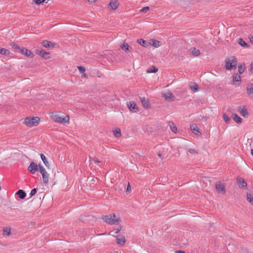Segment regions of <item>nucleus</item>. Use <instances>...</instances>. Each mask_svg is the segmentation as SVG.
<instances>
[{
  "instance_id": "obj_5",
  "label": "nucleus",
  "mask_w": 253,
  "mask_h": 253,
  "mask_svg": "<svg viewBox=\"0 0 253 253\" xmlns=\"http://www.w3.org/2000/svg\"><path fill=\"white\" fill-rule=\"evenodd\" d=\"M39 171L42 175L43 182L44 184H47L49 181V174H47L45 169L41 166H39Z\"/></svg>"
},
{
  "instance_id": "obj_32",
  "label": "nucleus",
  "mask_w": 253,
  "mask_h": 253,
  "mask_svg": "<svg viewBox=\"0 0 253 253\" xmlns=\"http://www.w3.org/2000/svg\"><path fill=\"white\" fill-rule=\"evenodd\" d=\"M247 201L250 203L252 205H253V195L249 193L247 194Z\"/></svg>"
},
{
  "instance_id": "obj_4",
  "label": "nucleus",
  "mask_w": 253,
  "mask_h": 253,
  "mask_svg": "<svg viewBox=\"0 0 253 253\" xmlns=\"http://www.w3.org/2000/svg\"><path fill=\"white\" fill-rule=\"evenodd\" d=\"M39 121L40 118L39 117H27L25 118L24 123L28 126L32 127L38 126Z\"/></svg>"
},
{
  "instance_id": "obj_54",
  "label": "nucleus",
  "mask_w": 253,
  "mask_h": 253,
  "mask_svg": "<svg viewBox=\"0 0 253 253\" xmlns=\"http://www.w3.org/2000/svg\"><path fill=\"white\" fill-rule=\"evenodd\" d=\"M202 120H206V117H203L202 118Z\"/></svg>"
},
{
  "instance_id": "obj_40",
  "label": "nucleus",
  "mask_w": 253,
  "mask_h": 253,
  "mask_svg": "<svg viewBox=\"0 0 253 253\" xmlns=\"http://www.w3.org/2000/svg\"><path fill=\"white\" fill-rule=\"evenodd\" d=\"M78 69L81 73H83L85 71V68L83 66H78Z\"/></svg>"
},
{
  "instance_id": "obj_7",
  "label": "nucleus",
  "mask_w": 253,
  "mask_h": 253,
  "mask_svg": "<svg viewBox=\"0 0 253 253\" xmlns=\"http://www.w3.org/2000/svg\"><path fill=\"white\" fill-rule=\"evenodd\" d=\"M36 53L39 55L41 57L44 58L45 59L50 58V53L46 52L44 50L36 49Z\"/></svg>"
},
{
  "instance_id": "obj_43",
  "label": "nucleus",
  "mask_w": 253,
  "mask_h": 253,
  "mask_svg": "<svg viewBox=\"0 0 253 253\" xmlns=\"http://www.w3.org/2000/svg\"><path fill=\"white\" fill-rule=\"evenodd\" d=\"M121 229H122V227L120 226L119 228L114 229L113 230H112L111 231V232H114L115 233L117 234L119 232H120V231L121 230Z\"/></svg>"
},
{
  "instance_id": "obj_26",
  "label": "nucleus",
  "mask_w": 253,
  "mask_h": 253,
  "mask_svg": "<svg viewBox=\"0 0 253 253\" xmlns=\"http://www.w3.org/2000/svg\"><path fill=\"white\" fill-rule=\"evenodd\" d=\"M121 48L125 51H129V50L132 49V47L130 46L127 43L125 42H124L123 45H121Z\"/></svg>"
},
{
  "instance_id": "obj_42",
  "label": "nucleus",
  "mask_w": 253,
  "mask_h": 253,
  "mask_svg": "<svg viewBox=\"0 0 253 253\" xmlns=\"http://www.w3.org/2000/svg\"><path fill=\"white\" fill-rule=\"evenodd\" d=\"M37 191V189H36V188H34V189H33L31 190V192H30V197H32V196H33L34 195H35L36 194V193Z\"/></svg>"
},
{
  "instance_id": "obj_52",
  "label": "nucleus",
  "mask_w": 253,
  "mask_h": 253,
  "mask_svg": "<svg viewBox=\"0 0 253 253\" xmlns=\"http://www.w3.org/2000/svg\"><path fill=\"white\" fill-rule=\"evenodd\" d=\"M251 154L253 155V149H252L251 150Z\"/></svg>"
},
{
  "instance_id": "obj_11",
  "label": "nucleus",
  "mask_w": 253,
  "mask_h": 253,
  "mask_svg": "<svg viewBox=\"0 0 253 253\" xmlns=\"http://www.w3.org/2000/svg\"><path fill=\"white\" fill-rule=\"evenodd\" d=\"M237 183L240 188L247 189V184L244 178L242 177H237Z\"/></svg>"
},
{
  "instance_id": "obj_6",
  "label": "nucleus",
  "mask_w": 253,
  "mask_h": 253,
  "mask_svg": "<svg viewBox=\"0 0 253 253\" xmlns=\"http://www.w3.org/2000/svg\"><path fill=\"white\" fill-rule=\"evenodd\" d=\"M39 166L40 165H38L36 163L32 162L29 166L28 170L31 173L34 174L36 171L39 170Z\"/></svg>"
},
{
  "instance_id": "obj_13",
  "label": "nucleus",
  "mask_w": 253,
  "mask_h": 253,
  "mask_svg": "<svg viewBox=\"0 0 253 253\" xmlns=\"http://www.w3.org/2000/svg\"><path fill=\"white\" fill-rule=\"evenodd\" d=\"M119 5V3L117 0H111L109 4V6L111 7L112 10H116Z\"/></svg>"
},
{
  "instance_id": "obj_1",
  "label": "nucleus",
  "mask_w": 253,
  "mask_h": 253,
  "mask_svg": "<svg viewBox=\"0 0 253 253\" xmlns=\"http://www.w3.org/2000/svg\"><path fill=\"white\" fill-rule=\"evenodd\" d=\"M102 219L107 223L110 225L118 224L121 222L119 217H117L115 213L103 216Z\"/></svg>"
},
{
  "instance_id": "obj_45",
  "label": "nucleus",
  "mask_w": 253,
  "mask_h": 253,
  "mask_svg": "<svg viewBox=\"0 0 253 253\" xmlns=\"http://www.w3.org/2000/svg\"><path fill=\"white\" fill-rule=\"evenodd\" d=\"M129 190H130V185L129 183H128L127 185L126 192H127V191H128Z\"/></svg>"
},
{
  "instance_id": "obj_19",
  "label": "nucleus",
  "mask_w": 253,
  "mask_h": 253,
  "mask_svg": "<svg viewBox=\"0 0 253 253\" xmlns=\"http://www.w3.org/2000/svg\"><path fill=\"white\" fill-rule=\"evenodd\" d=\"M190 128L193 132L195 135H198L200 133L199 129L197 126L195 125H192L190 126Z\"/></svg>"
},
{
  "instance_id": "obj_47",
  "label": "nucleus",
  "mask_w": 253,
  "mask_h": 253,
  "mask_svg": "<svg viewBox=\"0 0 253 253\" xmlns=\"http://www.w3.org/2000/svg\"><path fill=\"white\" fill-rule=\"evenodd\" d=\"M251 71H253V61L251 64Z\"/></svg>"
},
{
  "instance_id": "obj_49",
  "label": "nucleus",
  "mask_w": 253,
  "mask_h": 253,
  "mask_svg": "<svg viewBox=\"0 0 253 253\" xmlns=\"http://www.w3.org/2000/svg\"><path fill=\"white\" fill-rule=\"evenodd\" d=\"M90 3L95 2L97 0H87Z\"/></svg>"
},
{
  "instance_id": "obj_50",
  "label": "nucleus",
  "mask_w": 253,
  "mask_h": 253,
  "mask_svg": "<svg viewBox=\"0 0 253 253\" xmlns=\"http://www.w3.org/2000/svg\"><path fill=\"white\" fill-rule=\"evenodd\" d=\"M251 42L253 43V36L250 38V39Z\"/></svg>"
},
{
  "instance_id": "obj_16",
  "label": "nucleus",
  "mask_w": 253,
  "mask_h": 253,
  "mask_svg": "<svg viewBox=\"0 0 253 253\" xmlns=\"http://www.w3.org/2000/svg\"><path fill=\"white\" fill-rule=\"evenodd\" d=\"M233 120L238 125L242 124L243 120L236 114H234L232 116Z\"/></svg>"
},
{
  "instance_id": "obj_24",
  "label": "nucleus",
  "mask_w": 253,
  "mask_h": 253,
  "mask_svg": "<svg viewBox=\"0 0 253 253\" xmlns=\"http://www.w3.org/2000/svg\"><path fill=\"white\" fill-rule=\"evenodd\" d=\"M247 91L248 95L253 97V84H252L250 86L247 87Z\"/></svg>"
},
{
  "instance_id": "obj_18",
  "label": "nucleus",
  "mask_w": 253,
  "mask_h": 253,
  "mask_svg": "<svg viewBox=\"0 0 253 253\" xmlns=\"http://www.w3.org/2000/svg\"><path fill=\"white\" fill-rule=\"evenodd\" d=\"M190 50L191 53L195 56H198L201 54L200 50L195 47L191 48Z\"/></svg>"
},
{
  "instance_id": "obj_21",
  "label": "nucleus",
  "mask_w": 253,
  "mask_h": 253,
  "mask_svg": "<svg viewBox=\"0 0 253 253\" xmlns=\"http://www.w3.org/2000/svg\"><path fill=\"white\" fill-rule=\"evenodd\" d=\"M17 195L19 196V197L21 199H23L25 198L26 197V193L24 191H23V190L22 189H20L16 193Z\"/></svg>"
},
{
  "instance_id": "obj_2",
  "label": "nucleus",
  "mask_w": 253,
  "mask_h": 253,
  "mask_svg": "<svg viewBox=\"0 0 253 253\" xmlns=\"http://www.w3.org/2000/svg\"><path fill=\"white\" fill-rule=\"evenodd\" d=\"M225 68L227 70H231L232 69H236L237 67L238 61L236 58L232 56L230 58H226L225 60Z\"/></svg>"
},
{
  "instance_id": "obj_33",
  "label": "nucleus",
  "mask_w": 253,
  "mask_h": 253,
  "mask_svg": "<svg viewBox=\"0 0 253 253\" xmlns=\"http://www.w3.org/2000/svg\"><path fill=\"white\" fill-rule=\"evenodd\" d=\"M152 44L153 46L156 47H158L160 46V42L158 41L152 40L151 42L150 43V45Z\"/></svg>"
},
{
  "instance_id": "obj_3",
  "label": "nucleus",
  "mask_w": 253,
  "mask_h": 253,
  "mask_svg": "<svg viewBox=\"0 0 253 253\" xmlns=\"http://www.w3.org/2000/svg\"><path fill=\"white\" fill-rule=\"evenodd\" d=\"M50 117L53 121L58 123L65 124L69 122V117L68 116L61 117L56 113H52Z\"/></svg>"
},
{
  "instance_id": "obj_29",
  "label": "nucleus",
  "mask_w": 253,
  "mask_h": 253,
  "mask_svg": "<svg viewBox=\"0 0 253 253\" xmlns=\"http://www.w3.org/2000/svg\"><path fill=\"white\" fill-rule=\"evenodd\" d=\"M245 65L244 64H240L238 65V72L239 74H243L245 70Z\"/></svg>"
},
{
  "instance_id": "obj_30",
  "label": "nucleus",
  "mask_w": 253,
  "mask_h": 253,
  "mask_svg": "<svg viewBox=\"0 0 253 253\" xmlns=\"http://www.w3.org/2000/svg\"><path fill=\"white\" fill-rule=\"evenodd\" d=\"M164 97L166 100H170L172 98L174 97V96L171 92L169 91L165 94Z\"/></svg>"
},
{
  "instance_id": "obj_17",
  "label": "nucleus",
  "mask_w": 253,
  "mask_h": 253,
  "mask_svg": "<svg viewBox=\"0 0 253 253\" xmlns=\"http://www.w3.org/2000/svg\"><path fill=\"white\" fill-rule=\"evenodd\" d=\"M137 42L142 46L144 47H148L150 46V43L148 42L147 41L144 40L143 39H138L137 40Z\"/></svg>"
},
{
  "instance_id": "obj_10",
  "label": "nucleus",
  "mask_w": 253,
  "mask_h": 253,
  "mask_svg": "<svg viewBox=\"0 0 253 253\" xmlns=\"http://www.w3.org/2000/svg\"><path fill=\"white\" fill-rule=\"evenodd\" d=\"M238 110L240 114L244 118H247L249 116V114L247 109L244 106H238Z\"/></svg>"
},
{
  "instance_id": "obj_39",
  "label": "nucleus",
  "mask_w": 253,
  "mask_h": 253,
  "mask_svg": "<svg viewBox=\"0 0 253 253\" xmlns=\"http://www.w3.org/2000/svg\"><path fill=\"white\" fill-rule=\"evenodd\" d=\"M150 9V8L149 6H146L142 8H141L140 10L141 12L143 13H146L148 11H149Z\"/></svg>"
},
{
  "instance_id": "obj_53",
  "label": "nucleus",
  "mask_w": 253,
  "mask_h": 253,
  "mask_svg": "<svg viewBox=\"0 0 253 253\" xmlns=\"http://www.w3.org/2000/svg\"><path fill=\"white\" fill-rule=\"evenodd\" d=\"M158 156L160 157V158H161L162 157V154L161 153H159L158 154Z\"/></svg>"
},
{
  "instance_id": "obj_8",
  "label": "nucleus",
  "mask_w": 253,
  "mask_h": 253,
  "mask_svg": "<svg viewBox=\"0 0 253 253\" xmlns=\"http://www.w3.org/2000/svg\"><path fill=\"white\" fill-rule=\"evenodd\" d=\"M20 53L30 58H33L34 56V54L30 50L24 47H21Z\"/></svg>"
},
{
  "instance_id": "obj_41",
  "label": "nucleus",
  "mask_w": 253,
  "mask_h": 253,
  "mask_svg": "<svg viewBox=\"0 0 253 253\" xmlns=\"http://www.w3.org/2000/svg\"><path fill=\"white\" fill-rule=\"evenodd\" d=\"M46 0H33V1L34 2L38 5L41 4L42 3L44 2Z\"/></svg>"
},
{
  "instance_id": "obj_20",
  "label": "nucleus",
  "mask_w": 253,
  "mask_h": 253,
  "mask_svg": "<svg viewBox=\"0 0 253 253\" xmlns=\"http://www.w3.org/2000/svg\"><path fill=\"white\" fill-rule=\"evenodd\" d=\"M141 102L143 106L146 108H149L150 107L149 101L144 98H141Z\"/></svg>"
},
{
  "instance_id": "obj_38",
  "label": "nucleus",
  "mask_w": 253,
  "mask_h": 253,
  "mask_svg": "<svg viewBox=\"0 0 253 253\" xmlns=\"http://www.w3.org/2000/svg\"><path fill=\"white\" fill-rule=\"evenodd\" d=\"M170 127L171 130L174 133H176L177 131V129L176 126L173 123H172L170 125Z\"/></svg>"
},
{
  "instance_id": "obj_44",
  "label": "nucleus",
  "mask_w": 253,
  "mask_h": 253,
  "mask_svg": "<svg viewBox=\"0 0 253 253\" xmlns=\"http://www.w3.org/2000/svg\"><path fill=\"white\" fill-rule=\"evenodd\" d=\"M92 161H93V162H95V163H100L101 161H99L98 159L96 158V157H93L92 158Z\"/></svg>"
},
{
  "instance_id": "obj_51",
  "label": "nucleus",
  "mask_w": 253,
  "mask_h": 253,
  "mask_svg": "<svg viewBox=\"0 0 253 253\" xmlns=\"http://www.w3.org/2000/svg\"><path fill=\"white\" fill-rule=\"evenodd\" d=\"M82 77H84V78H86L87 77V75L85 74H84L83 75H82Z\"/></svg>"
},
{
  "instance_id": "obj_48",
  "label": "nucleus",
  "mask_w": 253,
  "mask_h": 253,
  "mask_svg": "<svg viewBox=\"0 0 253 253\" xmlns=\"http://www.w3.org/2000/svg\"><path fill=\"white\" fill-rule=\"evenodd\" d=\"M176 253H186L185 252L181 250L177 251L176 252Z\"/></svg>"
},
{
  "instance_id": "obj_22",
  "label": "nucleus",
  "mask_w": 253,
  "mask_h": 253,
  "mask_svg": "<svg viewBox=\"0 0 253 253\" xmlns=\"http://www.w3.org/2000/svg\"><path fill=\"white\" fill-rule=\"evenodd\" d=\"M0 54L3 55L9 56L10 55V52L7 49L4 48H1L0 49Z\"/></svg>"
},
{
  "instance_id": "obj_37",
  "label": "nucleus",
  "mask_w": 253,
  "mask_h": 253,
  "mask_svg": "<svg viewBox=\"0 0 253 253\" xmlns=\"http://www.w3.org/2000/svg\"><path fill=\"white\" fill-rule=\"evenodd\" d=\"M3 235H6L7 236L11 234V230L10 228H5L3 229Z\"/></svg>"
},
{
  "instance_id": "obj_15",
  "label": "nucleus",
  "mask_w": 253,
  "mask_h": 253,
  "mask_svg": "<svg viewBox=\"0 0 253 253\" xmlns=\"http://www.w3.org/2000/svg\"><path fill=\"white\" fill-rule=\"evenodd\" d=\"M42 44L43 46H44L46 48H50V47H54L55 44L52 43L51 42L44 40L42 42Z\"/></svg>"
},
{
  "instance_id": "obj_46",
  "label": "nucleus",
  "mask_w": 253,
  "mask_h": 253,
  "mask_svg": "<svg viewBox=\"0 0 253 253\" xmlns=\"http://www.w3.org/2000/svg\"><path fill=\"white\" fill-rule=\"evenodd\" d=\"M189 152L191 153H197L196 151L193 149H189Z\"/></svg>"
},
{
  "instance_id": "obj_36",
  "label": "nucleus",
  "mask_w": 253,
  "mask_h": 253,
  "mask_svg": "<svg viewBox=\"0 0 253 253\" xmlns=\"http://www.w3.org/2000/svg\"><path fill=\"white\" fill-rule=\"evenodd\" d=\"M223 118L226 124H229L231 121L230 117L226 114H223Z\"/></svg>"
},
{
  "instance_id": "obj_28",
  "label": "nucleus",
  "mask_w": 253,
  "mask_h": 253,
  "mask_svg": "<svg viewBox=\"0 0 253 253\" xmlns=\"http://www.w3.org/2000/svg\"><path fill=\"white\" fill-rule=\"evenodd\" d=\"M233 81L234 83L235 82H241V77L240 75L237 74H234L233 76Z\"/></svg>"
},
{
  "instance_id": "obj_34",
  "label": "nucleus",
  "mask_w": 253,
  "mask_h": 253,
  "mask_svg": "<svg viewBox=\"0 0 253 253\" xmlns=\"http://www.w3.org/2000/svg\"><path fill=\"white\" fill-rule=\"evenodd\" d=\"M158 69L154 66H152L148 70V73H156L158 71Z\"/></svg>"
},
{
  "instance_id": "obj_31",
  "label": "nucleus",
  "mask_w": 253,
  "mask_h": 253,
  "mask_svg": "<svg viewBox=\"0 0 253 253\" xmlns=\"http://www.w3.org/2000/svg\"><path fill=\"white\" fill-rule=\"evenodd\" d=\"M190 88L191 90L193 91L194 92L198 91L199 89L198 84H196L195 83H193V84L190 86Z\"/></svg>"
},
{
  "instance_id": "obj_12",
  "label": "nucleus",
  "mask_w": 253,
  "mask_h": 253,
  "mask_svg": "<svg viewBox=\"0 0 253 253\" xmlns=\"http://www.w3.org/2000/svg\"><path fill=\"white\" fill-rule=\"evenodd\" d=\"M216 190L218 193H222L224 194L225 193V186L222 183L216 184Z\"/></svg>"
},
{
  "instance_id": "obj_25",
  "label": "nucleus",
  "mask_w": 253,
  "mask_h": 253,
  "mask_svg": "<svg viewBox=\"0 0 253 253\" xmlns=\"http://www.w3.org/2000/svg\"><path fill=\"white\" fill-rule=\"evenodd\" d=\"M10 45L13 49L18 50L19 52H20L21 50V47L14 42L10 43Z\"/></svg>"
},
{
  "instance_id": "obj_35",
  "label": "nucleus",
  "mask_w": 253,
  "mask_h": 253,
  "mask_svg": "<svg viewBox=\"0 0 253 253\" xmlns=\"http://www.w3.org/2000/svg\"><path fill=\"white\" fill-rule=\"evenodd\" d=\"M113 133H114V136L117 138L120 137L121 135V130L120 129H116V130H114Z\"/></svg>"
},
{
  "instance_id": "obj_9",
  "label": "nucleus",
  "mask_w": 253,
  "mask_h": 253,
  "mask_svg": "<svg viewBox=\"0 0 253 253\" xmlns=\"http://www.w3.org/2000/svg\"><path fill=\"white\" fill-rule=\"evenodd\" d=\"M127 106L129 110L132 112H137L138 111V107L135 102L129 101L127 102Z\"/></svg>"
},
{
  "instance_id": "obj_23",
  "label": "nucleus",
  "mask_w": 253,
  "mask_h": 253,
  "mask_svg": "<svg viewBox=\"0 0 253 253\" xmlns=\"http://www.w3.org/2000/svg\"><path fill=\"white\" fill-rule=\"evenodd\" d=\"M238 43L242 46L244 47H247L248 48L250 47V45L247 44L245 41H244L243 39L239 38L238 39Z\"/></svg>"
},
{
  "instance_id": "obj_27",
  "label": "nucleus",
  "mask_w": 253,
  "mask_h": 253,
  "mask_svg": "<svg viewBox=\"0 0 253 253\" xmlns=\"http://www.w3.org/2000/svg\"><path fill=\"white\" fill-rule=\"evenodd\" d=\"M40 156H41V158L42 159V161H43V162L44 164L45 165V166L47 168H49V165L46 160L45 156L43 154H41Z\"/></svg>"
},
{
  "instance_id": "obj_14",
  "label": "nucleus",
  "mask_w": 253,
  "mask_h": 253,
  "mask_svg": "<svg viewBox=\"0 0 253 253\" xmlns=\"http://www.w3.org/2000/svg\"><path fill=\"white\" fill-rule=\"evenodd\" d=\"M116 238L117 244L120 245L121 246H124L125 245L126 240L124 236H117Z\"/></svg>"
}]
</instances>
